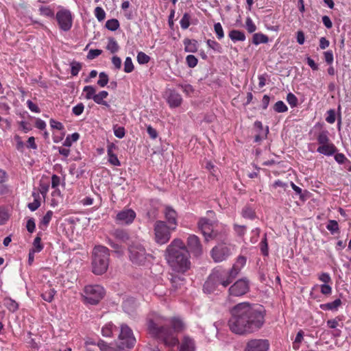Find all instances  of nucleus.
Returning <instances> with one entry per match:
<instances>
[{
	"mask_svg": "<svg viewBox=\"0 0 351 351\" xmlns=\"http://www.w3.org/2000/svg\"><path fill=\"white\" fill-rule=\"evenodd\" d=\"M56 293V291H55L54 289H49V290L45 291L41 295V296L45 301L51 302L53 300Z\"/></svg>",
	"mask_w": 351,
	"mask_h": 351,
	"instance_id": "43",
	"label": "nucleus"
},
{
	"mask_svg": "<svg viewBox=\"0 0 351 351\" xmlns=\"http://www.w3.org/2000/svg\"><path fill=\"white\" fill-rule=\"evenodd\" d=\"M230 254V249L223 245H219L214 247L210 252L211 257L216 263L226 260Z\"/></svg>",
	"mask_w": 351,
	"mask_h": 351,
	"instance_id": "15",
	"label": "nucleus"
},
{
	"mask_svg": "<svg viewBox=\"0 0 351 351\" xmlns=\"http://www.w3.org/2000/svg\"><path fill=\"white\" fill-rule=\"evenodd\" d=\"M39 11L41 15L45 16L53 17L54 15L53 11L49 6H41Z\"/></svg>",
	"mask_w": 351,
	"mask_h": 351,
	"instance_id": "54",
	"label": "nucleus"
},
{
	"mask_svg": "<svg viewBox=\"0 0 351 351\" xmlns=\"http://www.w3.org/2000/svg\"><path fill=\"white\" fill-rule=\"evenodd\" d=\"M269 341L267 339H252L247 343L244 351H268Z\"/></svg>",
	"mask_w": 351,
	"mask_h": 351,
	"instance_id": "17",
	"label": "nucleus"
},
{
	"mask_svg": "<svg viewBox=\"0 0 351 351\" xmlns=\"http://www.w3.org/2000/svg\"><path fill=\"white\" fill-rule=\"evenodd\" d=\"M242 268L239 267L236 264H234L232 267V268L229 270H227L229 275L232 278V280H234L240 273Z\"/></svg>",
	"mask_w": 351,
	"mask_h": 351,
	"instance_id": "55",
	"label": "nucleus"
},
{
	"mask_svg": "<svg viewBox=\"0 0 351 351\" xmlns=\"http://www.w3.org/2000/svg\"><path fill=\"white\" fill-rule=\"evenodd\" d=\"M134 69V66L132 63V58L130 57H127L124 62V71L128 73H131L133 71Z\"/></svg>",
	"mask_w": 351,
	"mask_h": 351,
	"instance_id": "52",
	"label": "nucleus"
},
{
	"mask_svg": "<svg viewBox=\"0 0 351 351\" xmlns=\"http://www.w3.org/2000/svg\"><path fill=\"white\" fill-rule=\"evenodd\" d=\"M186 247L194 256L199 257L203 254V246L199 238L195 234H190L187 238Z\"/></svg>",
	"mask_w": 351,
	"mask_h": 351,
	"instance_id": "13",
	"label": "nucleus"
},
{
	"mask_svg": "<svg viewBox=\"0 0 351 351\" xmlns=\"http://www.w3.org/2000/svg\"><path fill=\"white\" fill-rule=\"evenodd\" d=\"M95 17L99 21H102L106 17V12L101 7H96L94 11Z\"/></svg>",
	"mask_w": 351,
	"mask_h": 351,
	"instance_id": "53",
	"label": "nucleus"
},
{
	"mask_svg": "<svg viewBox=\"0 0 351 351\" xmlns=\"http://www.w3.org/2000/svg\"><path fill=\"white\" fill-rule=\"evenodd\" d=\"M166 94L167 101L171 108H178L182 104V96L176 90L169 89L166 92Z\"/></svg>",
	"mask_w": 351,
	"mask_h": 351,
	"instance_id": "18",
	"label": "nucleus"
},
{
	"mask_svg": "<svg viewBox=\"0 0 351 351\" xmlns=\"http://www.w3.org/2000/svg\"><path fill=\"white\" fill-rule=\"evenodd\" d=\"M106 27L110 31H116L119 27V22L115 19L108 20L106 23Z\"/></svg>",
	"mask_w": 351,
	"mask_h": 351,
	"instance_id": "44",
	"label": "nucleus"
},
{
	"mask_svg": "<svg viewBox=\"0 0 351 351\" xmlns=\"http://www.w3.org/2000/svg\"><path fill=\"white\" fill-rule=\"evenodd\" d=\"M228 321L230 330L237 335H247L259 330L265 322L263 306L242 302L234 306Z\"/></svg>",
	"mask_w": 351,
	"mask_h": 351,
	"instance_id": "2",
	"label": "nucleus"
},
{
	"mask_svg": "<svg viewBox=\"0 0 351 351\" xmlns=\"http://www.w3.org/2000/svg\"><path fill=\"white\" fill-rule=\"evenodd\" d=\"M62 200V197L60 189H55L51 193V198L50 199L49 204L51 207L55 208L58 206Z\"/></svg>",
	"mask_w": 351,
	"mask_h": 351,
	"instance_id": "26",
	"label": "nucleus"
},
{
	"mask_svg": "<svg viewBox=\"0 0 351 351\" xmlns=\"http://www.w3.org/2000/svg\"><path fill=\"white\" fill-rule=\"evenodd\" d=\"M117 329V326L113 323L108 322L102 327L101 334L104 337H110Z\"/></svg>",
	"mask_w": 351,
	"mask_h": 351,
	"instance_id": "27",
	"label": "nucleus"
},
{
	"mask_svg": "<svg viewBox=\"0 0 351 351\" xmlns=\"http://www.w3.org/2000/svg\"><path fill=\"white\" fill-rule=\"evenodd\" d=\"M241 214L244 218L250 219H254L256 217V213L254 210L247 206L243 208Z\"/></svg>",
	"mask_w": 351,
	"mask_h": 351,
	"instance_id": "38",
	"label": "nucleus"
},
{
	"mask_svg": "<svg viewBox=\"0 0 351 351\" xmlns=\"http://www.w3.org/2000/svg\"><path fill=\"white\" fill-rule=\"evenodd\" d=\"M165 259L171 270L184 274L191 268L189 252L180 239H174L164 252Z\"/></svg>",
	"mask_w": 351,
	"mask_h": 351,
	"instance_id": "3",
	"label": "nucleus"
},
{
	"mask_svg": "<svg viewBox=\"0 0 351 351\" xmlns=\"http://www.w3.org/2000/svg\"><path fill=\"white\" fill-rule=\"evenodd\" d=\"M18 125H19L20 129H21L25 133H27L32 130L31 125L26 121H18Z\"/></svg>",
	"mask_w": 351,
	"mask_h": 351,
	"instance_id": "62",
	"label": "nucleus"
},
{
	"mask_svg": "<svg viewBox=\"0 0 351 351\" xmlns=\"http://www.w3.org/2000/svg\"><path fill=\"white\" fill-rule=\"evenodd\" d=\"M147 333L154 339L169 347L178 344L176 334L186 329V324L179 316L167 317L156 312L149 313L146 317Z\"/></svg>",
	"mask_w": 351,
	"mask_h": 351,
	"instance_id": "1",
	"label": "nucleus"
},
{
	"mask_svg": "<svg viewBox=\"0 0 351 351\" xmlns=\"http://www.w3.org/2000/svg\"><path fill=\"white\" fill-rule=\"evenodd\" d=\"M218 287L217 283L215 282V279L213 278L210 274L207 280L204 284L203 290L206 293H213Z\"/></svg>",
	"mask_w": 351,
	"mask_h": 351,
	"instance_id": "23",
	"label": "nucleus"
},
{
	"mask_svg": "<svg viewBox=\"0 0 351 351\" xmlns=\"http://www.w3.org/2000/svg\"><path fill=\"white\" fill-rule=\"evenodd\" d=\"M80 138V134L77 132H75L71 135H68L64 141V146L71 147L73 143L76 142Z\"/></svg>",
	"mask_w": 351,
	"mask_h": 351,
	"instance_id": "39",
	"label": "nucleus"
},
{
	"mask_svg": "<svg viewBox=\"0 0 351 351\" xmlns=\"http://www.w3.org/2000/svg\"><path fill=\"white\" fill-rule=\"evenodd\" d=\"M287 101L292 108L295 107L298 105V98L292 93H289L287 94Z\"/></svg>",
	"mask_w": 351,
	"mask_h": 351,
	"instance_id": "59",
	"label": "nucleus"
},
{
	"mask_svg": "<svg viewBox=\"0 0 351 351\" xmlns=\"http://www.w3.org/2000/svg\"><path fill=\"white\" fill-rule=\"evenodd\" d=\"M211 275L218 286L221 285L223 287H227L233 281L227 270L221 267L215 268Z\"/></svg>",
	"mask_w": 351,
	"mask_h": 351,
	"instance_id": "12",
	"label": "nucleus"
},
{
	"mask_svg": "<svg viewBox=\"0 0 351 351\" xmlns=\"http://www.w3.org/2000/svg\"><path fill=\"white\" fill-rule=\"evenodd\" d=\"M136 217V213L130 208H124L119 211L115 218L117 224L128 225L132 223Z\"/></svg>",
	"mask_w": 351,
	"mask_h": 351,
	"instance_id": "16",
	"label": "nucleus"
},
{
	"mask_svg": "<svg viewBox=\"0 0 351 351\" xmlns=\"http://www.w3.org/2000/svg\"><path fill=\"white\" fill-rule=\"evenodd\" d=\"M128 251L130 260L136 266H147L153 259L152 255L147 253L140 243H132L129 245Z\"/></svg>",
	"mask_w": 351,
	"mask_h": 351,
	"instance_id": "5",
	"label": "nucleus"
},
{
	"mask_svg": "<svg viewBox=\"0 0 351 351\" xmlns=\"http://www.w3.org/2000/svg\"><path fill=\"white\" fill-rule=\"evenodd\" d=\"M191 16L189 13H184L180 21L181 27L183 29H187L190 25Z\"/></svg>",
	"mask_w": 351,
	"mask_h": 351,
	"instance_id": "47",
	"label": "nucleus"
},
{
	"mask_svg": "<svg viewBox=\"0 0 351 351\" xmlns=\"http://www.w3.org/2000/svg\"><path fill=\"white\" fill-rule=\"evenodd\" d=\"M178 86L180 87L182 90V91L186 94L187 96H191V95L194 92V89L193 86L191 84H178Z\"/></svg>",
	"mask_w": 351,
	"mask_h": 351,
	"instance_id": "57",
	"label": "nucleus"
},
{
	"mask_svg": "<svg viewBox=\"0 0 351 351\" xmlns=\"http://www.w3.org/2000/svg\"><path fill=\"white\" fill-rule=\"evenodd\" d=\"M4 305L11 312H15L19 309L18 303L10 298L4 300Z\"/></svg>",
	"mask_w": 351,
	"mask_h": 351,
	"instance_id": "36",
	"label": "nucleus"
},
{
	"mask_svg": "<svg viewBox=\"0 0 351 351\" xmlns=\"http://www.w3.org/2000/svg\"><path fill=\"white\" fill-rule=\"evenodd\" d=\"M310 134H314L319 145L331 141L329 137V132L319 123L315 125L313 128L311 130Z\"/></svg>",
	"mask_w": 351,
	"mask_h": 351,
	"instance_id": "14",
	"label": "nucleus"
},
{
	"mask_svg": "<svg viewBox=\"0 0 351 351\" xmlns=\"http://www.w3.org/2000/svg\"><path fill=\"white\" fill-rule=\"evenodd\" d=\"M119 341V343L121 344V348L125 349H131L135 346L136 339L132 329L128 325L124 324L121 325Z\"/></svg>",
	"mask_w": 351,
	"mask_h": 351,
	"instance_id": "9",
	"label": "nucleus"
},
{
	"mask_svg": "<svg viewBox=\"0 0 351 351\" xmlns=\"http://www.w3.org/2000/svg\"><path fill=\"white\" fill-rule=\"evenodd\" d=\"M186 52L195 53L197 51V41L185 38L183 41Z\"/></svg>",
	"mask_w": 351,
	"mask_h": 351,
	"instance_id": "25",
	"label": "nucleus"
},
{
	"mask_svg": "<svg viewBox=\"0 0 351 351\" xmlns=\"http://www.w3.org/2000/svg\"><path fill=\"white\" fill-rule=\"evenodd\" d=\"M84 110V104L82 103H80L73 108L72 112L75 115L79 116L82 114Z\"/></svg>",
	"mask_w": 351,
	"mask_h": 351,
	"instance_id": "63",
	"label": "nucleus"
},
{
	"mask_svg": "<svg viewBox=\"0 0 351 351\" xmlns=\"http://www.w3.org/2000/svg\"><path fill=\"white\" fill-rule=\"evenodd\" d=\"M175 230V227L168 226L164 221L158 220L154 225V241L159 245L166 244Z\"/></svg>",
	"mask_w": 351,
	"mask_h": 351,
	"instance_id": "6",
	"label": "nucleus"
},
{
	"mask_svg": "<svg viewBox=\"0 0 351 351\" xmlns=\"http://www.w3.org/2000/svg\"><path fill=\"white\" fill-rule=\"evenodd\" d=\"M195 341L188 336L184 337L179 351H195Z\"/></svg>",
	"mask_w": 351,
	"mask_h": 351,
	"instance_id": "22",
	"label": "nucleus"
},
{
	"mask_svg": "<svg viewBox=\"0 0 351 351\" xmlns=\"http://www.w3.org/2000/svg\"><path fill=\"white\" fill-rule=\"evenodd\" d=\"M171 283L175 290L181 288L182 285H184V278H181L177 275H171Z\"/></svg>",
	"mask_w": 351,
	"mask_h": 351,
	"instance_id": "33",
	"label": "nucleus"
},
{
	"mask_svg": "<svg viewBox=\"0 0 351 351\" xmlns=\"http://www.w3.org/2000/svg\"><path fill=\"white\" fill-rule=\"evenodd\" d=\"M337 149L336 146L331 141L328 143L319 145L317 149V152L318 153L328 156H332L337 152Z\"/></svg>",
	"mask_w": 351,
	"mask_h": 351,
	"instance_id": "20",
	"label": "nucleus"
},
{
	"mask_svg": "<svg viewBox=\"0 0 351 351\" xmlns=\"http://www.w3.org/2000/svg\"><path fill=\"white\" fill-rule=\"evenodd\" d=\"M269 41L268 36L262 33H256L253 35L252 43L258 45L261 43H267Z\"/></svg>",
	"mask_w": 351,
	"mask_h": 351,
	"instance_id": "32",
	"label": "nucleus"
},
{
	"mask_svg": "<svg viewBox=\"0 0 351 351\" xmlns=\"http://www.w3.org/2000/svg\"><path fill=\"white\" fill-rule=\"evenodd\" d=\"M109 81L108 75L105 72H101L99 74V80L97 84L99 86L103 88L107 85Z\"/></svg>",
	"mask_w": 351,
	"mask_h": 351,
	"instance_id": "45",
	"label": "nucleus"
},
{
	"mask_svg": "<svg viewBox=\"0 0 351 351\" xmlns=\"http://www.w3.org/2000/svg\"><path fill=\"white\" fill-rule=\"evenodd\" d=\"M71 73L73 76H76L78 75L80 71L82 69V64L77 62H73L71 64Z\"/></svg>",
	"mask_w": 351,
	"mask_h": 351,
	"instance_id": "60",
	"label": "nucleus"
},
{
	"mask_svg": "<svg viewBox=\"0 0 351 351\" xmlns=\"http://www.w3.org/2000/svg\"><path fill=\"white\" fill-rule=\"evenodd\" d=\"M123 311L130 315H133L138 306L136 300L133 298H127L123 302Z\"/></svg>",
	"mask_w": 351,
	"mask_h": 351,
	"instance_id": "21",
	"label": "nucleus"
},
{
	"mask_svg": "<svg viewBox=\"0 0 351 351\" xmlns=\"http://www.w3.org/2000/svg\"><path fill=\"white\" fill-rule=\"evenodd\" d=\"M215 221L207 217H201L197 223L199 230L204 237L206 241L217 239L219 233L214 230Z\"/></svg>",
	"mask_w": 351,
	"mask_h": 351,
	"instance_id": "8",
	"label": "nucleus"
},
{
	"mask_svg": "<svg viewBox=\"0 0 351 351\" xmlns=\"http://www.w3.org/2000/svg\"><path fill=\"white\" fill-rule=\"evenodd\" d=\"M92 258L93 272L97 275L105 273L109 265V250L103 245H97L93 248Z\"/></svg>",
	"mask_w": 351,
	"mask_h": 351,
	"instance_id": "4",
	"label": "nucleus"
},
{
	"mask_svg": "<svg viewBox=\"0 0 351 351\" xmlns=\"http://www.w3.org/2000/svg\"><path fill=\"white\" fill-rule=\"evenodd\" d=\"M108 162L113 166H121V162L118 159L117 155L114 153L108 154Z\"/></svg>",
	"mask_w": 351,
	"mask_h": 351,
	"instance_id": "61",
	"label": "nucleus"
},
{
	"mask_svg": "<svg viewBox=\"0 0 351 351\" xmlns=\"http://www.w3.org/2000/svg\"><path fill=\"white\" fill-rule=\"evenodd\" d=\"M119 45L116 40L113 38L108 39V43L106 46V49L110 51L112 53H116L119 50Z\"/></svg>",
	"mask_w": 351,
	"mask_h": 351,
	"instance_id": "41",
	"label": "nucleus"
},
{
	"mask_svg": "<svg viewBox=\"0 0 351 351\" xmlns=\"http://www.w3.org/2000/svg\"><path fill=\"white\" fill-rule=\"evenodd\" d=\"M274 110L279 113L285 112L288 110V108L282 101H278L274 104Z\"/></svg>",
	"mask_w": 351,
	"mask_h": 351,
	"instance_id": "48",
	"label": "nucleus"
},
{
	"mask_svg": "<svg viewBox=\"0 0 351 351\" xmlns=\"http://www.w3.org/2000/svg\"><path fill=\"white\" fill-rule=\"evenodd\" d=\"M43 249V245L41 243V237L40 234H38L33 242V248L31 250L35 252H40Z\"/></svg>",
	"mask_w": 351,
	"mask_h": 351,
	"instance_id": "40",
	"label": "nucleus"
},
{
	"mask_svg": "<svg viewBox=\"0 0 351 351\" xmlns=\"http://www.w3.org/2000/svg\"><path fill=\"white\" fill-rule=\"evenodd\" d=\"M326 229L332 234H339L340 228L338 222L334 219H330L326 225Z\"/></svg>",
	"mask_w": 351,
	"mask_h": 351,
	"instance_id": "30",
	"label": "nucleus"
},
{
	"mask_svg": "<svg viewBox=\"0 0 351 351\" xmlns=\"http://www.w3.org/2000/svg\"><path fill=\"white\" fill-rule=\"evenodd\" d=\"M215 32L217 35V37L219 40L222 39L224 37V32L222 27V25L220 23H216L214 25Z\"/></svg>",
	"mask_w": 351,
	"mask_h": 351,
	"instance_id": "50",
	"label": "nucleus"
},
{
	"mask_svg": "<svg viewBox=\"0 0 351 351\" xmlns=\"http://www.w3.org/2000/svg\"><path fill=\"white\" fill-rule=\"evenodd\" d=\"M245 27L249 33H253L256 29V26L251 18L247 17L245 21Z\"/></svg>",
	"mask_w": 351,
	"mask_h": 351,
	"instance_id": "56",
	"label": "nucleus"
},
{
	"mask_svg": "<svg viewBox=\"0 0 351 351\" xmlns=\"http://www.w3.org/2000/svg\"><path fill=\"white\" fill-rule=\"evenodd\" d=\"M341 304L340 299H336L332 302L320 305V308L323 310H333L337 308Z\"/></svg>",
	"mask_w": 351,
	"mask_h": 351,
	"instance_id": "35",
	"label": "nucleus"
},
{
	"mask_svg": "<svg viewBox=\"0 0 351 351\" xmlns=\"http://www.w3.org/2000/svg\"><path fill=\"white\" fill-rule=\"evenodd\" d=\"M230 38L234 41H244L245 40V35L243 32L239 30L233 29L229 32Z\"/></svg>",
	"mask_w": 351,
	"mask_h": 351,
	"instance_id": "29",
	"label": "nucleus"
},
{
	"mask_svg": "<svg viewBox=\"0 0 351 351\" xmlns=\"http://www.w3.org/2000/svg\"><path fill=\"white\" fill-rule=\"evenodd\" d=\"M320 291L323 295H329L332 293V287L328 284H323L320 286Z\"/></svg>",
	"mask_w": 351,
	"mask_h": 351,
	"instance_id": "64",
	"label": "nucleus"
},
{
	"mask_svg": "<svg viewBox=\"0 0 351 351\" xmlns=\"http://www.w3.org/2000/svg\"><path fill=\"white\" fill-rule=\"evenodd\" d=\"M150 58L144 52H138L137 54V61L140 64H144L149 62Z\"/></svg>",
	"mask_w": 351,
	"mask_h": 351,
	"instance_id": "51",
	"label": "nucleus"
},
{
	"mask_svg": "<svg viewBox=\"0 0 351 351\" xmlns=\"http://www.w3.org/2000/svg\"><path fill=\"white\" fill-rule=\"evenodd\" d=\"M260 250L262 254L265 256H268L269 254V249H268V243L267 241V234H265L264 237L260 243Z\"/></svg>",
	"mask_w": 351,
	"mask_h": 351,
	"instance_id": "42",
	"label": "nucleus"
},
{
	"mask_svg": "<svg viewBox=\"0 0 351 351\" xmlns=\"http://www.w3.org/2000/svg\"><path fill=\"white\" fill-rule=\"evenodd\" d=\"M186 61L190 68H194L198 62L197 58L193 55H188L186 58Z\"/></svg>",
	"mask_w": 351,
	"mask_h": 351,
	"instance_id": "58",
	"label": "nucleus"
},
{
	"mask_svg": "<svg viewBox=\"0 0 351 351\" xmlns=\"http://www.w3.org/2000/svg\"><path fill=\"white\" fill-rule=\"evenodd\" d=\"M113 131L115 136L119 138H122L125 135V130L123 127L116 125L113 127Z\"/></svg>",
	"mask_w": 351,
	"mask_h": 351,
	"instance_id": "49",
	"label": "nucleus"
},
{
	"mask_svg": "<svg viewBox=\"0 0 351 351\" xmlns=\"http://www.w3.org/2000/svg\"><path fill=\"white\" fill-rule=\"evenodd\" d=\"M108 96V93L106 90H101L97 94H95L94 97V101L99 104L106 106V108H109V104L104 99H106Z\"/></svg>",
	"mask_w": 351,
	"mask_h": 351,
	"instance_id": "24",
	"label": "nucleus"
},
{
	"mask_svg": "<svg viewBox=\"0 0 351 351\" xmlns=\"http://www.w3.org/2000/svg\"><path fill=\"white\" fill-rule=\"evenodd\" d=\"M82 295L84 303L96 305L104 297L105 290L103 287L98 285H86L84 288Z\"/></svg>",
	"mask_w": 351,
	"mask_h": 351,
	"instance_id": "7",
	"label": "nucleus"
},
{
	"mask_svg": "<svg viewBox=\"0 0 351 351\" xmlns=\"http://www.w3.org/2000/svg\"><path fill=\"white\" fill-rule=\"evenodd\" d=\"M56 19L59 28L64 31H69L73 25V16L70 10L62 9L57 12Z\"/></svg>",
	"mask_w": 351,
	"mask_h": 351,
	"instance_id": "11",
	"label": "nucleus"
},
{
	"mask_svg": "<svg viewBox=\"0 0 351 351\" xmlns=\"http://www.w3.org/2000/svg\"><path fill=\"white\" fill-rule=\"evenodd\" d=\"M164 215L168 226L175 227L176 230L178 226V215L176 211L170 206H166L164 210Z\"/></svg>",
	"mask_w": 351,
	"mask_h": 351,
	"instance_id": "19",
	"label": "nucleus"
},
{
	"mask_svg": "<svg viewBox=\"0 0 351 351\" xmlns=\"http://www.w3.org/2000/svg\"><path fill=\"white\" fill-rule=\"evenodd\" d=\"M113 235L116 239L123 243L127 242L130 239L128 232L123 229H117L114 230Z\"/></svg>",
	"mask_w": 351,
	"mask_h": 351,
	"instance_id": "28",
	"label": "nucleus"
},
{
	"mask_svg": "<svg viewBox=\"0 0 351 351\" xmlns=\"http://www.w3.org/2000/svg\"><path fill=\"white\" fill-rule=\"evenodd\" d=\"M32 196L34 198V201L29 203L27 207L31 211H35L40 206V195L39 193L34 192Z\"/></svg>",
	"mask_w": 351,
	"mask_h": 351,
	"instance_id": "31",
	"label": "nucleus"
},
{
	"mask_svg": "<svg viewBox=\"0 0 351 351\" xmlns=\"http://www.w3.org/2000/svg\"><path fill=\"white\" fill-rule=\"evenodd\" d=\"M206 44L209 48L212 49L215 51H217L219 53L221 52L222 47H221V45L219 43H217V41H215V40L208 39L206 41Z\"/></svg>",
	"mask_w": 351,
	"mask_h": 351,
	"instance_id": "46",
	"label": "nucleus"
},
{
	"mask_svg": "<svg viewBox=\"0 0 351 351\" xmlns=\"http://www.w3.org/2000/svg\"><path fill=\"white\" fill-rule=\"evenodd\" d=\"M250 291V282L246 278H241L232 285L228 289V298L241 297Z\"/></svg>",
	"mask_w": 351,
	"mask_h": 351,
	"instance_id": "10",
	"label": "nucleus"
},
{
	"mask_svg": "<svg viewBox=\"0 0 351 351\" xmlns=\"http://www.w3.org/2000/svg\"><path fill=\"white\" fill-rule=\"evenodd\" d=\"M83 92L86 93L85 97L86 99L94 100L96 94V88L94 86H86L83 88Z\"/></svg>",
	"mask_w": 351,
	"mask_h": 351,
	"instance_id": "37",
	"label": "nucleus"
},
{
	"mask_svg": "<svg viewBox=\"0 0 351 351\" xmlns=\"http://www.w3.org/2000/svg\"><path fill=\"white\" fill-rule=\"evenodd\" d=\"M53 216V212L51 210H48L47 213L44 215L43 219H41L39 223V228L42 230H45L49 225L51 218Z\"/></svg>",
	"mask_w": 351,
	"mask_h": 351,
	"instance_id": "34",
	"label": "nucleus"
}]
</instances>
